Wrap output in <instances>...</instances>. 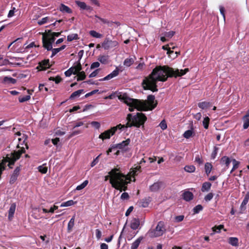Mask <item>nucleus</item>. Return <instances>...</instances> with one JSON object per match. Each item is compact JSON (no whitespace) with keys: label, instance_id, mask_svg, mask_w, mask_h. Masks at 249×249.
Instances as JSON below:
<instances>
[{"label":"nucleus","instance_id":"36","mask_svg":"<svg viewBox=\"0 0 249 249\" xmlns=\"http://www.w3.org/2000/svg\"><path fill=\"white\" fill-rule=\"evenodd\" d=\"M108 57L107 55H100L98 58V60L103 64H106L107 63Z\"/></svg>","mask_w":249,"mask_h":249},{"label":"nucleus","instance_id":"47","mask_svg":"<svg viewBox=\"0 0 249 249\" xmlns=\"http://www.w3.org/2000/svg\"><path fill=\"white\" fill-rule=\"evenodd\" d=\"M193 134V131L191 130H188L186 131L183 134V136L184 138L186 139H189L190 138Z\"/></svg>","mask_w":249,"mask_h":249},{"label":"nucleus","instance_id":"15","mask_svg":"<svg viewBox=\"0 0 249 249\" xmlns=\"http://www.w3.org/2000/svg\"><path fill=\"white\" fill-rule=\"evenodd\" d=\"M16 205L15 203H13L10 207L8 212V218L10 220H11L13 217V215L16 210Z\"/></svg>","mask_w":249,"mask_h":249},{"label":"nucleus","instance_id":"14","mask_svg":"<svg viewBox=\"0 0 249 249\" xmlns=\"http://www.w3.org/2000/svg\"><path fill=\"white\" fill-rule=\"evenodd\" d=\"M75 3L80 8V9L82 10H90L91 9L90 6L87 5L86 3L84 2L76 0Z\"/></svg>","mask_w":249,"mask_h":249},{"label":"nucleus","instance_id":"22","mask_svg":"<svg viewBox=\"0 0 249 249\" xmlns=\"http://www.w3.org/2000/svg\"><path fill=\"white\" fill-rule=\"evenodd\" d=\"M17 82V80L16 79L13 78L12 77L5 76L3 78V82L5 84H15Z\"/></svg>","mask_w":249,"mask_h":249},{"label":"nucleus","instance_id":"63","mask_svg":"<svg viewBox=\"0 0 249 249\" xmlns=\"http://www.w3.org/2000/svg\"><path fill=\"white\" fill-rule=\"evenodd\" d=\"M195 161L197 162L199 164H202L203 160L201 158L199 157V156H197L195 158Z\"/></svg>","mask_w":249,"mask_h":249},{"label":"nucleus","instance_id":"12","mask_svg":"<svg viewBox=\"0 0 249 249\" xmlns=\"http://www.w3.org/2000/svg\"><path fill=\"white\" fill-rule=\"evenodd\" d=\"M162 185V182L160 181H158L155 182L152 185L149 187V190L151 192H157L160 190Z\"/></svg>","mask_w":249,"mask_h":249},{"label":"nucleus","instance_id":"24","mask_svg":"<svg viewBox=\"0 0 249 249\" xmlns=\"http://www.w3.org/2000/svg\"><path fill=\"white\" fill-rule=\"evenodd\" d=\"M142 237H139L136 240H135L131 245V249H137L140 244L142 240Z\"/></svg>","mask_w":249,"mask_h":249},{"label":"nucleus","instance_id":"42","mask_svg":"<svg viewBox=\"0 0 249 249\" xmlns=\"http://www.w3.org/2000/svg\"><path fill=\"white\" fill-rule=\"evenodd\" d=\"M88 180H85L82 184L79 185H78L76 188L77 190H81L84 189L88 184Z\"/></svg>","mask_w":249,"mask_h":249},{"label":"nucleus","instance_id":"25","mask_svg":"<svg viewBox=\"0 0 249 249\" xmlns=\"http://www.w3.org/2000/svg\"><path fill=\"white\" fill-rule=\"evenodd\" d=\"M60 10L62 12H66L67 13H71L72 10L67 6L61 4L60 6Z\"/></svg>","mask_w":249,"mask_h":249},{"label":"nucleus","instance_id":"35","mask_svg":"<svg viewBox=\"0 0 249 249\" xmlns=\"http://www.w3.org/2000/svg\"><path fill=\"white\" fill-rule=\"evenodd\" d=\"M95 18L97 19L96 21L98 22L99 21H101L103 24H108L109 23V20L107 19L102 18L97 15L95 16Z\"/></svg>","mask_w":249,"mask_h":249},{"label":"nucleus","instance_id":"4","mask_svg":"<svg viewBox=\"0 0 249 249\" xmlns=\"http://www.w3.org/2000/svg\"><path fill=\"white\" fill-rule=\"evenodd\" d=\"M126 120L127 122L126 124V127L135 126L139 128L142 125L143 128L144 124L147 120V117L141 112H138L134 115L129 113L127 115Z\"/></svg>","mask_w":249,"mask_h":249},{"label":"nucleus","instance_id":"11","mask_svg":"<svg viewBox=\"0 0 249 249\" xmlns=\"http://www.w3.org/2000/svg\"><path fill=\"white\" fill-rule=\"evenodd\" d=\"M119 69L116 68V69L113 71L111 73L107 75V76L105 77L104 78L101 79L100 80V81L108 80L113 78L114 77H116L119 74Z\"/></svg>","mask_w":249,"mask_h":249},{"label":"nucleus","instance_id":"3","mask_svg":"<svg viewBox=\"0 0 249 249\" xmlns=\"http://www.w3.org/2000/svg\"><path fill=\"white\" fill-rule=\"evenodd\" d=\"M109 179V182L114 188L125 191L127 189V185L129 181L128 178L121 172L120 169L114 168L108 172V175L105 177V180Z\"/></svg>","mask_w":249,"mask_h":249},{"label":"nucleus","instance_id":"50","mask_svg":"<svg viewBox=\"0 0 249 249\" xmlns=\"http://www.w3.org/2000/svg\"><path fill=\"white\" fill-rule=\"evenodd\" d=\"M213 194L212 193H210L205 196L204 199L206 201H209L213 198Z\"/></svg>","mask_w":249,"mask_h":249},{"label":"nucleus","instance_id":"37","mask_svg":"<svg viewBox=\"0 0 249 249\" xmlns=\"http://www.w3.org/2000/svg\"><path fill=\"white\" fill-rule=\"evenodd\" d=\"M50 21H52L51 20V18L50 17H45V18H42L40 20H38L37 21V23L39 25H43L46 23H47L48 22Z\"/></svg>","mask_w":249,"mask_h":249},{"label":"nucleus","instance_id":"62","mask_svg":"<svg viewBox=\"0 0 249 249\" xmlns=\"http://www.w3.org/2000/svg\"><path fill=\"white\" fill-rule=\"evenodd\" d=\"M220 12L221 15L223 16L224 19H225V9L224 7L222 6H220L219 7Z\"/></svg>","mask_w":249,"mask_h":249},{"label":"nucleus","instance_id":"55","mask_svg":"<svg viewBox=\"0 0 249 249\" xmlns=\"http://www.w3.org/2000/svg\"><path fill=\"white\" fill-rule=\"evenodd\" d=\"M100 71V69H98L96 70H95L94 71H93L92 73L90 74L89 75V77H94L96 76L97 74L99 73V71Z\"/></svg>","mask_w":249,"mask_h":249},{"label":"nucleus","instance_id":"49","mask_svg":"<svg viewBox=\"0 0 249 249\" xmlns=\"http://www.w3.org/2000/svg\"><path fill=\"white\" fill-rule=\"evenodd\" d=\"M141 206L142 207H143V208L147 207L149 204L148 199H147L146 198L142 199L141 201Z\"/></svg>","mask_w":249,"mask_h":249},{"label":"nucleus","instance_id":"10","mask_svg":"<svg viewBox=\"0 0 249 249\" xmlns=\"http://www.w3.org/2000/svg\"><path fill=\"white\" fill-rule=\"evenodd\" d=\"M140 169L141 166L137 165L135 168L131 169L129 174L126 176L125 175V176L128 178V179H127V181H129V183L131 181V177L132 176L134 177L135 176L137 175L138 174L137 172H140Z\"/></svg>","mask_w":249,"mask_h":249},{"label":"nucleus","instance_id":"38","mask_svg":"<svg viewBox=\"0 0 249 249\" xmlns=\"http://www.w3.org/2000/svg\"><path fill=\"white\" fill-rule=\"evenodd\" d=\"M77 75V81L83 80L86 78V74L84 71H80L76 74Z\"/></svg>","mask_w":249,"mask_h":249},{"label":"nucleus","instance_id":"27","mask_svg":"<svg viewBox=\"0 0 249 249\" xmlns=\"http://www.w3.org/2000/svg\"><path fill=\"white\" fill-rule=\"evenodd\" d=\"M244 122L243 127L244 129H247L249 126V114H247L243 118Z\"/></svg>","mask_w":249,"mask_h":249},{"label":"nucleus","instance_id":"61","mask_svg":"<svg viewBox=\"0 0 249 249\" xmlns=\"http://www.w3.org/2000/svg\"><path fill=\"white\" fill-rule=\"evenodd\" d=\"M91 125L97 129H98L100 126V124L98 122H92L91 123Z\"/></svg>","mask_w":249,"mask_h":249},{"label":"nucleus","instance_id":"58","mask_svg":"<svg viewBox=\"0 0 249 249\" xmlns=\"http://www.w3.org/2000/svg\"><path fill=\"white\" fill-rule=\"evenodd\" d=\"M51 50L52 51V54L51 56L52 57H53V56H54L56 53H57L58 52H59L60 51L59 48H55V49L52 48V50Z\"/></svg>","mask_w":249,"mask_h":249},{"label":"nucleus","instance_id":"9","mask_svg":"<svg viewBox=\"0 0 249 249\" xmlns=\"http://www.w3.org/2000/svg\"><path fill=\"white\" fill-rule=\"evenodd\" d=\"M20 171V167H17L12 174L9 182L10 184H13L17 179L18 177Z\"/></svg>","mask_w":249,"mask_h":249},{"label":"nucleus","instance_id":"5","mask_svg":"<svg viewBox=\"0 0 249 249\" xmlns=\"http://www.w3.org/2000/svg\"><path fill=\"white\" fill-rule=\"evenodd\" d=\"M61 32H52L51 30L46 31L42 34L43 47L48 51L52 50V44L54 42L55 37L59 36Z\"/></svg>","mask_w":249,"mask_h":249},{"label":"nucleus","instance_id":"40","mask_svg":"<svg viewBox=\"0 0 249 249\" xmlns=\"http://www.w3.org/2000/svg\"><path fill=\"white\" fill-rule=\"evenodd\" d=\"M78 38V35L76 34H72L68 36L67 40L69 41H71L73 40H76Z\"/></svg>","mask_w":249,"mask_h":249},{"label":"nucleus","instance_id":"57","mask_svg":"<svg viewBox=\"0 0 249 249\" xmlns=\"http://www.w3.org/2000/svg\"><path fill=\"white\" fill-rule=\"evenodd\" d=\"M74 67L75 68L77 72H80L82 69V66L80 62H78L75 66H74Z\"/></svg>","mask_w":249,"mask_h":249},{"label":"nucleus","instance_id":"30","mask_svg":"<svg viewBox=\"0 0 249 249\" xmlns=\"http://www.w3.org/2000/svg\"><path fill=\"white\" fill-rule=\"evenodd\" d=\"M83 89H79L73 92L70 97V99H72L76 97H79L81 94L83 92Z\"/></svg>","mask_w":249,"mask_h":249},{"label":"nucleus","instance_id":"39","mask_svg":"<svg viewBox=\"0 0 249 249\" xmlns=\"http://www.w3.org/2000/svg\"><path fill=\"white\" fill-rule=\"evenodd\" d=\"M31 96L30 95H26L25 96H19L18 97V101L20 103H23L29 100Z\"/></svg>","mask_w":249,"mask_h":249},{"label":"nucleus","instance_id":"59","mask_svg":"<svg viewBox=\"0 0 249 249\" xmlns=\"http://www.w3.org/2000/svg\"><path fill=\"white\" fill-rule=\"evenodd\" d=\"M100 66V63L98 62H93L90 66V69H93L94 68H96L99 67Z\"/></svg>","mask_w":249,"mask_h":249},{"label":"nucleus","instance_id":"1","mask_svg":"<svg viewBox=\"0 0 249 249\" xmlns=\"http://www.w3.org/2000/svg\"><path fill=\"white\" fill-rule=\"evenodd\" d=\"M189 71V69L174 70L168 66H158L154 68L151 73L143 79L142 84L144 89H149L155 92L158 91L157 82H165L168 77L181 76Z\"/></svg>","mask_w":249,"mask_h":249},{"label":"nucleus","instance_id":"33","mask_svg":"<svg viewBox=\"0 0 249 249\" xmlns=\"http://www.w3.org/2000/svg\"><path fill=\"white\" fill-rule=\"evenodd\" d=\"M39 172L42 174H46L47 172L48 168L46 166V164H43L42 165L38 167Z\"/></svg>","mask_w":249,"mask_h":249},{"label":"nucleus","instance_id":"28","mask_svg":"<svg viewBox=\"0 0 249 249\" xmlns=\"http://www.w3.org/2000/svg\"><path fill=\"white\" fill-rule=\"evenodd\" d=\"M249 200V192H247L244 198L243 199V201H242L240 208L241 209H242L244 208H245L246 205L248 203Z\"/></svg>","mask_w":249,"mask_h":249},{"label":"nucleus","instance_id":"48","mask_svg":"<svg viewBox=\"0 0 249 249\" xmlns=\"http://www.w3.org/2000/svg\"><path fill=\"white\" fill-rule=\"evenodd\" d=\"M224 228V226L223 225H219L218 226H214L212 228V230L213 231L219 232L220 230Z\"/></svg>","mask_w":249,"mask_h":249},{"label":"nucleus","instance_id":"26","mask_svg":"<svg viewBox=\"0 0 249 249\" xmlns=\"http://www.w3.org/2000/svg\"><path fill=\"white\" fill-rule=\"evenodd\" d=\"M74 225V216H73L70 220L68 225V232H71L73 229V227Z\"/></svg>","mask_w":249,"mask_h":249},{"label":"nucleus","instance_id":"32","mask_svg":"<svg viewBox=\"0 0 249 249\" xmlns=\"http://www.w3.org/2000/svg\"><path fill=\"white\" fill-rule=\"evenodd\" d=\"M184 170L188 173H193L195 171L196 167L195 166L190 165H186L184 168Z\"/></svg>","mask_w":249,"mask_h":249},{"label":"nucleus","instance_id":"34","mask_svg":"<svg viewBox=\"0 0 249 249\" xmlns=\"http://www.w3.org/2000/svg\"><path fill=\"white\" fill-rule=\"evenodd\" d=\"M213 166L211 163L207 162L205 165V172L207 174V175H209V174L211 172V170L212 169Z\"/></svg>","mask_w":249,"mask_h":249},{"label":"nucleus","instance_id":"43","mask_svg":"<svg viewBox=\"0 0 249 249\" xmlns=\"http://www.w3.org/2000/svg\"><path fill=\"white\" fill-rule=\"evenodd\" d=\"M232 163H233V167L231 171V173H232L234 170L237 169L238 167L239 163H240V162L239 161H237L235 159H233L232 160Z\"/></svg>","mask_w":249,"mask_h":249},{"label":"nucleus","instance_id":"54","mask_svg":"<svg viewBox=\"0 0 249 249\" xmlns=\"http://www.w3.org/2000/svg\"><path fill=\"white\" fill-rule=\"evenodd\" d=\"M218 149L219 148L217 146H215L214 147V149L212 154V157L213 159L215 158L216 155H217Z\"/></svg>","mask_w":249,"mask_h":249},{"label":"nucleus","instance_id":"21","mask_svg":"<svg viewBox=\"0 0 249 249\" xmlns=\"http://www.w3.org/2000/svg\"><path fill=\"white\" fill-rule=\"evenodd\" d=\"M212 184L209 182H205L203 183L202 188H201V191L203 192L208 191L211 187Z\"/></svg>","mask_w":249,"mask_h":249},{"label":"nucleus","instance_id":"45","mask_svg":"<svg viewBox=\"0 0 249 249\" xmlns=\"http://www.w3.org/2000/svg\"><path fill=\"white\" fill-rule=\"evenodd\" d=\"M75 203V202L72 200H69L66 202H65L61 204V207H68L72 205H73Z\"/></svg>","mask_w":249,"mask_h":249},{"label":"nucleus","instance_id":"2","mask_svg":"<svg viewBox=\"0 0 249 249\" xmlns=\"http://www.w3.org/2000/svg\"><path fill=\"white\" fill-rule=\"evenodd\" d=\"M118 98L124 100V102L129 107V110L131 112L134 108L139 111L152 110L154 109L157 105V101L155 100V96L149 95L147 96V100H141L130 98L126 94L120 95Z\"/></svg>","mask_w":249,"mask_h":249},{"label":"nucleus","instance_id":"56","mask_svg":"<svg viewBox=\"0 0 249 249\" xmlns=\"http://www.w3.org/2000/svg\"><path fill=\"white\" fill-rule=\"evenodd\" d=\"M16 8L13 7L11 10H10L8 14V18H11L14 15V13L15 12Z\"/></svg>","mask_w":249,"mask_h":249},{"label":"nucleus","instance_id":"41","mask_svg":"<svg viewBox=\"0 0 249 249\" xmlns=\"http://www.w3.org/2000/svg\"><path fill=\"white\" fill-rule=\"evenodd\" d=\"M210 122V119L208 117L204 118L203 121V125L205 129H208Z\"/></svg>","mask_w":249,"mask_h":249},{"label":"nucleus","instance_id":"8","mask_svg":"<svg viewBox=\"0 0 249 249\" xmlns=\"http://www.w3.org/2000/svg\"><path fill=\"white\" fill-rule=\"evenodd\" d=\"M116 127H111L110 129L107 130L102 133L99 136V138L103 140L109 139L111 136L114 135L115 133Z\"/></svg>","mask_w":249,"mask_h":249},{"label":"nucleus","instance_id":"46","mask_svg":"<svg viewBox=\"0 0 249 249\" xmlns=\"http://www.w3.org/2000/svg\"><path fill=\"white\" fill-rule=\"evenodd\" d=\"M202 209L203 207L202 205H197L193 209L194 213H198L200 211H202Z\"/></svg>","mask_w":249,"mask_h":249},{"label":"nucleus","instance_id":"64","mask_svg":"<svg viewBox=\"0 0 249 249\" xmlns=\"http://www.w3.org/2000/svg\"><path fill=\"white\" fill-rule=\"evenodd\" d=\"M121 198L122 199H127L129 198V195L127 193H123L121 195Z\"/></svg>","mask_w":249,"mask_h":249},{"label":"nucleus","instance_id":"7","mask_svg":"<svg viewBox=\"0 0 249 249\" xmlns=\"http://www.w3.org/2000/svg\"><path fill=\"white\" fill-rule=\"evenodd\" d=\"M118 45V43L116 40H111L108 38H106L102 43V46L105 50H109L115 47Z\"/></svg>","mask_w":249,"mask_h":249},{"label":"nucleus","instance_id":"53","mask_svg":"<svg viewBox=\"0 0 249 249\" xmlns=\"http://www.w3.org/2000/svg\"><path fill=\"white\" fill-rule=\"evenodd\" d=\"M175 34V32L173 31H169L168 32L165 33L164 36L167 37L171 38Z\"/></svg>","mask_w":249,"mask_h":249},{"label":"nucleus","instance_id":"13","mask_svg":"<svg viewBox=\"0 0 249 249\" xmlns=\"http://www.w3.org/2000/svg\"><path fill=\"white\" fill-rule=\"evenodd\" d=\"M50 67L49 60H45L39 63V66L37 67L39 70H44Z\"/></svg>","mask_w":249,"mask_h":249},{"label":"nucleus","instance_id":"6","mask_svg":"<svg viewBox=\"0 0 249 249\" xmlns=\"http://www.w3.org/2000/svg\"><path fill=\"white\" fill-rule=\"evenodd\" d=\"M165 231L166 229L163 222L160 221L156 228L154 230H150L147 232V235L151 238L157 237L162 235Z\"/></svg>","mask_w":249,"mask_h":249},{"label":"nucleus","instance_id":"16","mask_svg":"<svg viewBox=\"0 0 249 249\" xmlns=\"http://www.w3.org/2000/svg\"><path fill=\"white\" fill-rule=\"evenodd\" d=\"M140 225V220L139 219L133 218L130 224V227L133 230H136L138 228Z\"/></svg>","mask_w":249,"mask_h":249},{"label":"nucleus","instance_id":"44","mask_svg":"<svg viewBox=\"0 0 249 249\" xmlns=\"http://www.w3.org/2000/svg\"><path fill=\"white\" fill-rule=\"evenodd\" d=\"M162 48L164 50H167V53L169 55V56H171V54L174 53V52L172 50H170V45L167 44L162 47Z\"/></svg>","mask_w":249,"mask_h":249},{"label":"nucleus","instance_id":"31","mask_svg":"<svg viewBox=\"0 0 249 249\" xmlns=\"http://www.w3.org/2000/svg\"><path fill=\"white\" fill-rule=\"evenodd\" d=\"M89 34L91 36L93 37L100 38L103 37V35L102 34L97 33L96 31L94 30L90 31Z\"/></svg>","mask_w":249,"mask_h":249},{"label":"nucleus","instance_id":"19","mask_svg":"<svg viewBox=\"0 0 249 249\" xmlns=\"http://www.w3.org/2000/svg\"><path fill=\"white\" fill-rule=\"evenodd\" d=\"M231 161L230 159L227 156H224L222 158L221 162L222 164L225 165L226 168H228L230 165Z\"/></svg>","mask_w":249,"mask_h":249},{"label":"nucleus","instance_id":"51","mask_svg":"<svg viewBox=\"0 0 249 249\" xmlns=\"http://www.w3.org/2000/svg\"><path fill=\"white\" fill-rule=\"evenodd\" d=\"M162 130H165L167 128V124L165 120H162L159 124Z\"/></svg>","mask_w":249,"mask_h":249},{"label":"nucleus","instance_id":"18","mask_svg":"<svg viewBox=\"0 0 249 249\" xmlns=\"http://www.w3.org/2000/svg\"><path fill=\"white\" fill-rule=\"evenodd\" d=\"M194 195L192 193L189 191H185L183 194V197L186 201H190L193 198Z\"/></svg>","mask_w":249,"mask_h":249},{"label":"nucleus","instance_id":"17","mask_svg":"<svg viewBox=\"0 0 249 249\" xmlns=\"http://www.w3.org/2000/svg\"><path fill=\"white\" fill-rule=\"evenodd\" d=\"M130 142V139H128L125 141H124L122 142L117 144V148L120 149H124L125 148L126 146H127L129 144Z\"/></svg>","mask_w":249,"mask_h":249},{"label":"nucleus","instance_id":"23","mask_svg":"<svg viewBox=\"0 0 249 249\" xmlns=\"http://www.w3.org/2000/svg\"><path fill=\"white\" fill-rule=\"evenodd\" d=\"M198 106L199 107L204 109L210 107L211 106V104L210 102L204 101L199 103L198 104Z\"/></svg>","mask_w":249,"mask_h":249},{"label":"nucleus","instance_id":"60","mask_svg":"<svg viewBox=\"0 0 249 249\" xmlns=\"http://www.w3.org/2000/svg\"><path fill=\"white\" fill-rule=\"evenodd\" d=\"M96 236L98 239H99L101 237L102 233L100 230L96 229L95 231Z\"/></svg>","mask_w":249,"mask_h":249},{"label":"nucleus","instance_id":"29","mask_svg":"<svg viewBox=\"0 0 249 249\" xmlns=\"http://www.w3.org/2000/svg\"><path fill=\"white\" fill-rule=\"evenodd\" d=\"M229 243L231 245L236 247L238 245V239L236 237H230Z\"/></svg>","mask_w":249,"mask_h":249},{"label":"nucleus","instance_id":"20","mask_svg":"<svg viewBox=\"0 0 249 249\" xmlns=\"http://www.w3.org/2000/svg\"><path fill=\"white\" fill-rule=\"evenodd\" d=\"M135 60L134 57L126 58L124 61V65L126 67H129L134 62Z\"/></svg>","mask_w":249,"mask_h":249},{"label":"nucleus","instance_id":"52","mask_svg":"<svg viewBox=\"0 0 249 249\" xmlns=\"http://www.w3.org/2000/svg\"><path fill=\"white\" fill-rule=\"evenodd\" d=\"M184 218V215H178V216H176L175 217V220L176 222H179L183 221Z\"/></svg>","mask_w":249,"mask_h":249}]
</instances>
